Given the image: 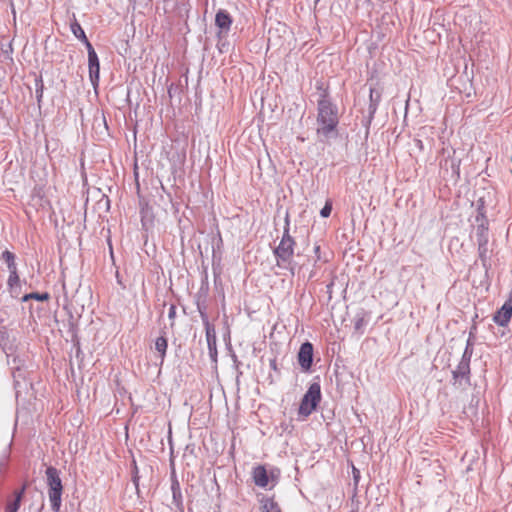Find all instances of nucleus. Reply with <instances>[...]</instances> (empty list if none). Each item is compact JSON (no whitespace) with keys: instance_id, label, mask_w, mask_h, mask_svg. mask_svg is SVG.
I'll return each mask as SVG.
<instances>
[{"instance_id":"nucleus-8","label":"nucleus","mask_w":512,"mask_h":512,"mask_svg":"<svg viewBox=\"0 0 512 512\" xmlns=\"http://www.w3.org/2000/svg\"><path fill=\"white\" fill-rule=\"evenodd\" d=\"M470 360L460 359V362L456 366V368L452 371V378L454 380V385L458 384L461 386L463 383L467 386L471 385V370H470Z\"/></svg>"},{"instance_id":"nucleus-18","label":"nucleus","mask_w":512,"mask_h":512,"mask_svg":"<svg viewBox=\"0 0 512 512\" xmlns=\"http://www.w3.org/2000/svg\"><path fill=\"white\" fill-rule=\"evenodd\" d=\"M15 259H16L15 254L9 250H5L1 254V260L6 263L9 272H11V271L14 272L17 270V265H16Z\"/></svg>"},{"instance_id":"nucleus-30","label":"nucleus","mask_w":512,"mask_h":512,"mask_svg":"<svg viewBox=\"0 0 512 512\" xmlns=\"http://www.w3.org/2000/svg\"><path fill=\"white\" fill-rule=\"evenodd\" d=\"M21 506V501L15 497L13 501L9 502L6 506L5 512H17Z\"/></svg>"},{"instance_id":"nucleus-38","label":"nucleus","mask_w":512,"mask_h":512,"mask_svg":"<svg viewBox=\"0 0 512 512\" xmlns=\"http://www.w3.org/2000/svg\"><path fill=\"white\" fill-rule=\"evenodd\" d=\"M269 366L273 371H278L276 358H272L269 360Z\"/></svg>"},{"instance_id":"nucleus-13","label":"nucleus","mask_w":512,"mask_h":512,"mask_svg":"<svg viewBox=\"0 0 512 512\" xmlns=\"http://www.w3.org/2000/svg\"><path fill=\"white\" fill-rule=\"evenodd\" d=\"M252 477L256 486L261 488L267 487L269 483V476L263 465H258L253 469Z\"/></svg>"},{"instance_id":"nucleus-15","label":"nucleus","mask_w":512,"mask_h":512,"mask_svg":"<svg viewBox=\"0 0 512 512\" xmlns=\"http://www.w3.org/2000/svg\"><path fill=\"white\" fill-rule=\"evenodd\" d=\"M70 28L73 35L85 45L86 49L89 48V45H92L86 37L83 28L77 21L71 23Z\"/></svg>"},{"instance_id":"nucleus-17","label":"nucleus","mask_w":512,"mask_h":512,"mask_svg":"<svg viewBox=\"0 0 512 512\" xmlns=\"http://www.w3.org/2000/svg\"><path fill=\"white\" fill-rule=\"evenodd\" d=\"M167 347H168V341L164 335L156 338L155 350L160 354L161 363L164 362V359L166 357Z\"/></svg>"},{"instance_id":"nucleus-28","label":"nucleus","mask_w":512,"mask_h":512,"mask_svg":"<svg viewBox=\"0 0 512 512\" xmlns=\"http://www.w3.org/2000/svg\"><path fill=\"white\" fill-rule=\"evenodd\" d=\"M172 502L175 505L178 512H184L182 492H176L175 494H172Z\"/></svg>"},{"instance_id":"nucleus-42","label":"nucleus","mask_w":512,"mask_h":512,"mask_svg":"<svg viewBox=\"0 0 512 512\" xmlns=\"http://www.w3.org/2000/svg\"><path fill=\"white\" fill-rule=\"evenodd\" d=\"M173 88H174V85L171 84L169 87H168V94L170 97H172V93H173Z\"/></svg>"},{"instance_id":"nucleus-7","label":"nucleus","mask_w":512,"mask_h":512,"mask_svg":"<svg viewBox=\"0 0 512 512\" xmlns=\"http://www.w3.org/2000/svg\"><path fill=\"white\" fill-rule=\"evenodd\" d=\"M314 358V348L313 344L309 341H306L301 344L298 354L297 360L298 363L304 372H308L311 370Z\"/></svg>"},{"instance_id":"nucleus-40","label":"nucleus","mask_w":512,"mask_h":512,"mask_svg":"<svg viewBox=\"0 0 512 512\" xmlns=\"http://www.w3.org/2000/svg\"><path fill=\"white\" fill-rule=\"evenodd\" d=\"M102 200H105V204H106L107 208H109L110 200H109V198H108L106 193L102 194V198L99 201L101 202Z\"/></svg>"},{"instance_id":"nucleus-1","label":"nucleus","mask_w":512,"mask_h":512,"mask_svg":"<svg viewBox=\"0 0 512 512\" xmlns=\"http://www.w3.org/2000/svg\"><path fill=\"white\" fill-rule=\"evenodd\" d=\"M317 135L321 139L338 136L339 108L332 100L317 101Z\"/></svg>"},{"instance_id":"nucleus-41","label":"nucleus","mask_w":512,"mask_h":512,"mask_svg":"<svg viewBox=\"0 0 512 512\" xmlns=\"http://www.w3.org/2000/svg\"><path fill=\"white\" fill-rule=\"evenodd\" d=\"M353 474H354V479L357 481V479L359 478V471L355 468H353Z\"/></svg>"},{"instance_id":"nucleus-22","label":"nucleus","mask_w":512,"mask_h":512,"mask_svg":"<svg viewBox=\"0 0 512 512\" xmlns=\"http://www.w3.org/2000/svg\"><path fill=\"white\" fill-rule=\"evenodd\" d=\"M315 87L318 92L317 101L332 100L330 97L329 88L323 81H317Z\"/></svg>"},{"instance_id":"nucleus-16","label":"nucleus","mask_w":512,"mask_h":512,"mask_svg":"<svg viewBox=\"0 0 512 512\" xmlns=\"http://www.w3.org/2000/svg\"><path fill=\"white\" fill-rule=\"evenodd\" d=\"M196 306H197V311L199 312V315H200V318H201V321H202L204 327L213 325L209 321L205 300L200 299V295L196 298Z\"/></svg>"},{"instance_id":"nucleus-39","label":"nucleus","mask_w":512,"mask_h":512,"mask_svg":"<svg viewBox=\"0 0 512 512\" xmlns=\"http://www.w3.org/2000/svg\"><path fill=\"white\" fill-rule=\"evenodd\" d=\"M185 158H186V152H185V149L183 148L181 153H178V161H179V163H183Z\"/></svg>"},{"instance_id":"nucleus-19","label":"nucleus","mask_w":512,"mask_h":512,"mask_svg":"<svg viewBox=\"0 0 512 512\" xmlns=\"http://www.w3.org/2000/svg\"><path fill=\"white\" fill-rule=\"evenodd\" d=\"M260 502L263 512H281L278 503L273 498L263 497Z\"/></svg>"},{"instance_id":"nucleus-25","label":"nucleus","mask_w":512,"mask_h":512,"mask_svg":"<svg viewBox=\"0 0 512 512\" xmlns=\"http://www.w3.org/2000/svg\"><path fill=\"white\" fill-rule=\"evenodd\" d=\"M131 472H132V477H131L132 483L135 486L137 495L140 496V489H139L140 476H139V469H138L135 459L132 460Z\"/></svg>"},{"instance_id":"nucleus-2","label":"nucleus","mask_w":512,"mask_h":512,"mask_svg":"<svg viewBox=\"0 0 512 512\" xmlns=\"http://www.w3.org/2000/svg\"><path fill=\"white\" fill-rule=\"evenodd\" d=\"M284 222L285 224L281 240L273 253L276 257L277 265L279 267L289 269L291 273L294 274V267L296 263L293 261V255L296 242L290 235V218L288 212L285 214Z\"/></svg>"},{"instance_id":"nucleus-27","label":"nucleus","mask_w":512,"mask_h":512,"mask_svg":"<svg viewBox=\"0 0 512 512\" xmlns=\"http://www.w3.org/2000/svg\"><path fill=\"white\" fill-rule=\"evenodd\" d=\"M141 224L142 228L148 231L153 226V219L148 215V210H141Z\"/></svg>"},{"instance_id":"nucleus-43","label":"nucleus","mask_w":512,"mask_h":512,"mask_svg":"<svg viewBox=\"0 0 512 512\" xmlns=\"http://www.w3.org/2000/svg\"><path fill=\"white\" fill-rule=\"evenodd\" d=\"M32 196H33V197H34V196H37V197H39V199H40V200H42V199L44 198L45 194L37 193V194H32Z\"/></svg>"},{"instance_id":"nucleus-29","label":"nucleus","mask_w":512,"mask_h":512,"mask_svg":"<svg viewBox=\"0 0 512 512\" xmlns=\"http://www.w3.org/2000/svg\"><path fill=\"white\" fill-rule=\"evenodd\" d=\"M19 282H20V278H19V275H18V271H11L9 272V277H8V280H7V284L9 286V288L11 290L14 289V287L18 286L19 285Z\"/></svg>"},{"instance_id":"nucleus-33","label":"nucleus","mask_w":512,"mask_h":512,"mask_svg":"<svg viewBox=\"0 0 512 512\" xmlns=\"http://www.w3.org/2000/svg\"><path fill=\"white\" fill-rule=\"evenodd\" d=\"M207 292H208V286L206 285H202L201 288L199 289L197 295H196V298L200 295V299H204L206 298V295H207Z\"/></svg>"},{"instance_id":"nucleus-21","label":"nucleus","mask_w":512,"mask_h":512,"mask_svg":"<svg viewBox=\"0 0 512 512\" xmlns=\"http://www.w3.org/2000/svg\"><path fill=\"white\" fill-rule=\"evenodd\" d=\"M460 163H461L460 159L455 158V157H448L447 159L444 160L443 164L441 163V166L444 167L445 169L450 168L452 171V174L459 175Z\"/></svg>"},{"instance_id":"nucleus-6","label":"nucleus","mask_w":512,"mask_h":512,"mask_svg":"<svg viewBox=\"0 0 512 512\" xmlns=\"http://www.w3.org/2000/svg\"><path fill=\"white\" fill-rule=\"evenodd\" d=\"M88 52V70L89 79L94 89L99 85L100 79V62L98 55L92 45H89Z\"/></svg>"},{"instance_id":"nucleus-3","label":"nucleus","mask_w":512,"mask_h":512,"mask_svg":"<svg viewBox=\"0 0 512 512\" xmlns=\"http://www.w3.org/2000/svg\"><path fill=\"white\" fill-rule=\"evenodd\" d=\"M45 474L51 509L54 512H59L63 494V484L60 478V471L54 466H49L46 468Z\"/></svg>"},{"instance_id":"nucleus-20","label":"nucleus","mask_w":512,"mask_h":512,"mask_svg":"<svg viewBox=\"0 0 512 512\" xmlns=\"http://www.w3.org/2000/svg\"><path fill=\"white\" fill-rule=\"evenodd\" d=\"M478 245V256L482 263L483 268L487 272L489 269L488 263V243H477Z\"/></svg>"},{"instance_id":"nucleus-12","label":"nucleus","mask_w":512,"mask_h":512,"mask_svg":"<svg viewBox=\"0 0 512 512\" xmlns=\"http://www.w3.org/2000/svg\"><path fill=\"white\" fill-rule=\"evenodd\" d=\"M68 329L67 332L71 336V341L73 342V348L75 349V356L79 358L82 355V350L80 347V340L78 338V328L75 322L74 316L70 313L68 320Z\"/></svg>"},{"instance_id":"nucleus-32","label":"nucleus","mask_w":512,"mask_h":512,"mask_svg":"<svg viewBox=\"0 0 512 512\" xmlns=\"http://www.w3.org/2000/svg\"><path fill=\"white\" fill-rule=\"evenodd\" d=\"M332 211V201L326 200L324 207L320 210V216L323 218H327L330 216Z\"/></svg>"},{"instance_id":"nucleus-5","label":"nucleus","mask_w":512,"mask_h":512,"mask_svg":"<svg viewBox=\"0 0 512 512\" xmlns=\"http://www.w3.org/2000/svg\"><path fill=\"white\" fill-rule=\"evenodd\" d=\"M321 397L320 384L318 382L311 383L301 399L298 409L299 415L305 417L309 416L313 411L316 410L321 401Z\"/></svg>"},{"instance_id":"nucleus-4","label":"nucleus","mask_w":512,"mask_h":512,"mask_svg":"<svg viewBox=\"0 0 512 512\" xmlns=\"http://www.w3.org/2000/svg\"><path fill=\"white\" fill-rule=\"evenodd\" d=\"M473 231L475 233L477 243H489V220L486 216L485 201L483 197L479 198L476 203V215Z\"/></svg>"},{"instance_id":"nucleus-24","label":"nucleus","mask_w":512,"mask_h":512,"mask_svg":"<svg viewBox=\"0 0 512 512\" xmlns=\"http://www.w3.org/2000/svg\"><path fill=\"white\" fill-rule=\"evenodd\" d=\"M32 299L33 300H37V301H41V302L48 301L50 299V294L48 292H42V293L32 292V293L25 294L21 298V301L22 302H27V301L32 300Z\"/></svg>"},{"instance_id":"nucleus-37","label":"nucleus","mask_w":512,"mask_h":512,"mask_svg":"<svg viewBox=\"0 0 512 512\" xmlns=\"http://www.w3.org/2000/svg\"><path fill=\"white\" fill-rule=\"evenodd\" d=\"M43 96V85L41 84L39 88L36 89V98L37 101L40 102Z\"/></svg>"},{"instance_id":"nucleus-36","label":"nucleus","mask_w":512,"mask_h":512,"mask_svg":"<svg viewBox=\"0 0 512 512\" xmlns=\"http://www.w3.org/2000/svg\"><path fill=\"white\" fill-rule=\"evenodd\" d=\"M414 145L418 148L420 152L424 151V144L422 140L414 139Z\"/></svg>"},{"instance_id":"nucleus-14","label":"nucleus","mask_w":512,"mask_h":512,"mask_svg":"<svg viewBox=\"0 0 512 512\" xmlns=\"http://www.w3.org/2000/svg\"><path fill=\"white\" fill-rule=\"evenodd\" d=\"M370 315L365 310L361 309L358 311L353 319L355 332L363 333L364 328L368 324Z\"/></svg>"},{"instance_id":"nucleus-23","label":"nucleus","mask_w":512,"mask_h":512,"mask_svg":"<svg viewBox=\"0 0 512 512\" xmlns=\"http://www.w3.org/2000/svg\"><path fill=\"white\" fill-rule=\"evenodd\" d=\"M473 346H474V333L471 330L469 333V337L467 339L466 346H465V349H464L461 359L471 361L473 351H474Z\"/></svg>"},{"instance_id":"nucleus-10","label":"nucleus","mask_w":512,"mask_h":512,"mask_svg":"<svg viewBox=\"0 0 512 512\" xmlns=\"http://www.w3.org/2000/svg\"><path fill=\"white\" fill-rule=\"evenodd\" d=\"M512 317V300H507L501 306L500 309L496 311L493 316V321L499 326H507Z\"/></svg>"},{"instance_id":"nucleus-34","label":"nucleus","mask_w":512,"mask_h":512,"mask_svg":"<svg viewBox=\"0 0 512 512\" xmlns=\"http://www.w3.org/2000/svg\"><path fill=\"white\" fill-rule=\"evenodd\" d=\"M26 484H24L19 490L15 491L14 492V498L15 497H18L20 501H22V498L25 494V491H26Z\"/></svg>"},{"instance_id":"nucleus-9","label":"nucleus","mask_w":512,"mask_h":512,"mask_svg":"<svg viewBox=\"0 0 512 512\" xmlns=\"http://www.w3.org/2000/svg\"><path fill=\"white\" fill-rule=\"evenodd\" d=\"M209 358L215 368L218 363L217 336L214 325L204 327Z\"/></svg>"},{"instance_id":"nucleus-11","label":"nucleus","mask_w":512,"mask_h":512,"mask_svg":"<svg viewBox=\"0 0 512 512\" xmlns=\"http://www.w3.org/2000/svg\"><path fill=\"white\" fill-rule=\"evenodd\" d=\"M215 25L219 28L218 37L226 35L231 28L232 18L225 10H219L215 16Z\"/></svg>"},{"instance_id":"nucleus-44","label":"nucleus","mask_w":512,"mask_h":512,"mask_svg":"<svg viewBox=\"0 0 512 512\" xmlns=\"http://www.w3.org/2000/svg\"><path fill=\"white\" fill-rule=\"evenodd\" d=\"M314 251H315V253H316V254H318V253H319V251H320V246L316 245V246L314 247Z\"/></svg>"},{"instance_id":"nucleus-31","label":"nucleus","mask_w":512,"mask_h":512,"mask_svg":"<svg viewBox=\"0 0 512 512\" xmlns=\"http://www.w3.org/2000/svg\"><path fill=\"white\" fill-rule=\"evenodd\" d=\"M171 492L172 494H175L176 492H182L180 482L178 481L174 471L171 474Z\"/></svg>"},{"instance_id":"nucleus-26","label":"nucleus","mask_w":512,"mask_h":512,"mask_svg":"<svg viewBox=\"0 0 512 512\" xmlns=\"http://www.w3.org/2000/svg\"><path fill=\"white\" fill-rule=\"evenodd\" d=\"M380 96L377 95L376 98L374 96V89H370V104H369V114L370 118H372L377 110V106L379 103Z\"/></svg>"},{"instance_id":"nucleus-35","label":"nucleus","mask_w":512,"mask_h":512,"mask_svg":"<svg viewBox=\"0 0 512 512\" xmlns=\"http://www.w3.org/2000/svg\"><path fill=\"white\" fill-rule=\"evenodd\" d=\"M176 317V306L175 304H171L168 311V318L170 320H174Z\"/></svg>"}]
</instances>
